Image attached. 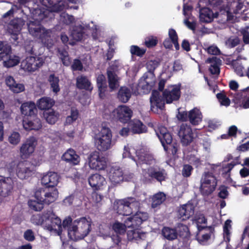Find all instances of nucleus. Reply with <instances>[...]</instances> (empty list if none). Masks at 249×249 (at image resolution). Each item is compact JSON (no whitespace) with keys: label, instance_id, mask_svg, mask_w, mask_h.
I'll use <instances>...</instances> for the list:
<instances>
[{"label":"nucleus","instance_id":"obj_1","mask_svg":"<svg viewBox=\"0 0 249 249\" xmlns=\"http://www.w3.org/2000/svg\"><path fill=\"white\" fill-rule=\"evenodd\" d=\"M31 222L36 225L41 226L44 229L50 232L60 235L63 228L69 227L72 224L71 217H66L61 224V220L52 209L45 211L42 214L33 215Z\"/></svg>","mask_w":249,"mask_h":249},{"label":"nucleus","instance_id":"obj_10","mask_svg":"<svg viewBox=\"0 0 249 249\" xmlns=\"http://www.w3.org/2000/svg\"><path fill=\"white\" fill-rule=\"evenodd\" d=\"M143 165L142 164L141 167L142 170V175L145 181H148L154 178L161 182L166 178L167 174L164 169L156 167H147V165L150 164L145 163Z\"/></svg>","mask_w":249,"mask_h":249},{"label":"nucleus","instance_id":"obj_58","mask_svg":"<svg viewBox=\"0 0 249 249\" xmlns=\"http://www.w3.org/2000/svg\"><path fill=\"white\" fill-rule=\"evenodd\" d=\"M21 139L20 134L18 132L14 131L12 132L8 137V142L14 145L18 144Z\"/></svg>","mask_w":249,"mask_h":249},{"label":"nucleus","instance_id":"obj_43","mask_svg":"<svg viewBox=\"0 0 249 249\" xmlns=\"http://www.w3.org/2000/svg\"><path fill=\"white\" fill-rule=\"evenodd\" d=\"M127 235L128 239L131 241H138L140 239H143L145 237V233L138 229L128 231Z\"/></svg>","mask_w":249,"mask_h":249},{"label":"nucleus","instance_id":"obj_27","mask_svg":"<svg viewBox=\"0 0 249 249\" xmlns=\"http://www.w3.org/2000/svg\"><path fill=\"white\" fill-rule=\"evenodd\" d=\"M42 4L51 12H58L67 8L65 2L56 0H41Z\"/></svg>","mask_w":249,"mask_h":249},{"label":"nucleus","instance_id":"obj_23","mask_svg":"<svg viewBox=\"0 0 249 249\" xmlns=\"http://www.w3.org/2000/svg\"><path fill=\"white\" fill-rule=\"evenodd\" d=\"M151 109L154 113H159V109L161 110L164 107V101L157 90L153 91L150 97Z\"/></svg>","mask_w":249,"mask_h":249},{"label":"nucleus","instance_id":"obj_9","mask_svg":"<svg viewBox=\"0 0 249 249\" xmlns=\"http://www.w3.org/2000/svg\"><path fill=\"white\" fill-rule=\"evenodd\" d=\"M217 179L213 173L204 172L200 180L199 191L203 196H208L211 194L217 186Z\"/></svg>","mask_w":249,"mask_h":249},{"label":"nucleus","instance_id":"obj_56","mask_svg":"<svg viewBox=\"0 0 249 249\" xmlns=\"http://www.w3.org/2000/svg\"><path fill=\"white\" fill-rule=\"evenodd\" d=\"M216 97L221 106L228 107L230 105V100L225 94V92H221L216 94Z\"/></svg>","mask_w":249,"mask_h":249},{"label":"nucleus","instance_id":"obj_59","mask_svg":"<svg viewBox=\"0 0 249 249\" xmlns=\"http://www.w3.org/2000/svg\"><path fill=\"white\" fill-rule=\"evenodd\" d=\"M229 86L230 89L231 90L229 93V96L232 98H234V95L238 93H242V90L240 91H237L239 85L237 82L235 81H231L229 83Z\"/></svg>","mask_w":249,"mask_h":249},{"label":"nucleus","instance_id":"obj_61","mask_svg":"<svg viewBox=\"0 0 249 249\" xmlns=\"http://www.w3.org/2000/svg\"><path fill=\"white\" fill-rule=\"evenodd\" d=\"M59 56L62 60L63 64L65 66H69L71 63V60L68 55V53L65 50L58 51Z\"/></svg>","mask_w":249,"mask_h":249},{"label":"nucleus","instance_id":"obj_5","mask_svg":"<svg viewBox=\"0 0 249 249\" xmlns=\"http://www.w3.org/2000/svg\"><path fill=\"white\" fill-rule=\"evenodd\" d=\"M148 214L146 213L137 212L132 216L127 217L124 220V224L118 221L115 222L112 225V228L117 233L122 234L124 233L126 228H136L139 227L143 221L147 219Z\"/></svg>","mask_w":249,"mask_h":249},{"label":"nucleus","instance_id":"obj_20","mask_svg":"<svg viewBox=\"0 0 249 249\" xmlns=\"http://www.w3.org/2000/svg\"><path fill=\"white\" fill-rule=\"evenodd\" d=\"M236 107L249 108V87L242 90V93H238L232 99Z\"/></svg>","mask_w":249,"mask_h":249},{"label":"nucleus","instance_id":"obj_39","mask_svg":"<svg viewBox=\"0 0 249 249\" xmlns=\"http://www.w3.org/2000/svg\"><path fill=\"white\" fill-rule=\"evenodd\" d=\"M206 62V63L210 64L209 71L212 74H216L219 73V66L221 63L220 59L216 57L213 56L212 58H208Z\"/></svg>","mask_w":249,"mask_h":249},{"label":"nucleus","instance_id":"obj_52","mask_svg":"<svg viewBox=\"0 0 249 249\" xmlns=\"http://www.w3.org/2000/svg\"><path fill=\"white\" fill-rule=\"evenodd\" d=\"M163 236L168 240H172L177 237V233L175 230L168 227H164L162 230Z\"/></svg>","mask_w":249,"mask_h":249},{"label":"nucleus","instance_id":"obj_57","mask_svg":"<svg viewBox=\"0 0 249 249\" xmlns=\"http://www.w3.org/2000/svg\"><path fill=\"white\" fill-rule=\"evenodd\" d=\"M168 36L170 40L174 44L175 47L177 50L179 49V45L178 43V35L174 29H170L168 31Z\"/></svg>","mask_w":249,"mask_h":249},{"label":"nucleus","instance_id":"obj_26","mask_svg":"<svg viewBox=\"0 0 249 249\" xmlns=\"http://www.w3.org/2000/svg\"><path fill=\"white\" fill-rule=\"evenodd\" d=\"M195 206L189 202L185 204L181 205L178 209V216L182 220L189 219L194 213Z\"/></svg>","mask_w":249,"mask_h":249},{"label":"nucleus","instance_id":"obj_24","mask_svg":"<svg viewBox=\"0 0 249 249\" xmlns=\"http://www.w3.org/2000/svg\"><path fill=\"white\" fill-rule=\"evenodd\" d=\"M13 188V181L11 178L0 176V196L6 197L10 195Z\"/></svg>","mask_w":249,"mask_h":249},{"label":"nucleus","instance_id":"obj_51","mask_svg":"<svg viewBox=\"0 0 249 249\" xmlns=\"http://www.w3.org/2000/svg\"><path fill=\"white\" fill-rule=\"evenodd\" d=\"M48 80L53 91L55 93L59 92L60 88L59 86V80L58 77L55 76L54 74H51L49 77Z\"/></svg>","mask_w":249,"mask_h":249},{"label":"nucleus","instance_id":"obj_44","mask_svg":"<svg viewBox=\"0 0 249 249\" xmlns=\"http://www.w3.org/2000/svg\"><path fill=\"white\" fill-rule=\"evenodd\" d=\"M76 86L78 88L80 89H85L89 90L92 89L90 81L84 76H81L77 78Z\"/></svg>","mask_w":249,"mask_h":249},{"label":"nucleus","instance_id":"obj_33","mask_svg":"<svg viewBox=\"0 0 249 249\" xmlns=\"http://www.w3.org/2000/svg\"><path fill=\"white\" fill-rule=\"evenodd\" d=\"M62 160L71 164L78 165L80 161V158L76 152L72 149L70 148L67 150L62 156Z\"/></svg>","mask_w":249,"mask_h":249},{"label":"nucleus","instance_id":"obj_29","mask_svg":"<svg viewBox=\"0 0 249 249\" xmlns=\"http://www.w3.org/2000/svg\"><path fill=\"white\" fill-rule=\"evenodd\" d=\"M192 8V6L189 4H184L183 9V15L185 16L184 23L188 28L194 31L196 27V22L191 14Z\"/></svg>","mask_w":249,"mask_h":249},{"label":"nucleus","instance_id":"obj_37","mask_svg":"<svg viewBox=\"0 0 249 249\" xmlns=\"http://www.w3.org/2000/svg\"><path fill=\"white\" fill-rule=\"evenodd\" d=\"M223 239L227 243V249H230L231 246L229 244L231 241V237L232 234L231 221L230 219L227 220L223 225Z\"/></svg>","mask_w":249,"mask_h":249},{"label":"nucleus","instance_id":"obj_53","mask_svg":"<svg viewBox=\"0 0 249 249\" xmlns=\"http://www.w3.org/2000/svg\"><path fill=\"white\" fill-rule=\"evenodd\" d=\"M79 115L78 110L74 107H71L70 115H69L66 118L65 124H72L78 118Z\"/></svg>","mask_w":249,"mask_h":249},{"label":"nucleus","instance_id":"obj_15","mask_svg":"<svg viewBox=\"0 0 249 249\" xmlns=\"http://www.w3.org/2000/svg\"><path fill=\"white\" fill-rule=\"evenodd\" d=\"M94 31H97L96 26L93 22H91L89 24H86L84 26L79 25L73 27L71 31V36L73 40L80 41L89 33V31L93 32Z\"/></svg>","mask_w":249,"mask_h":249},{"label":"nucleus","instance_id":"obj_54","mask_svg":"<svg viewBox=\"0 0 249 249\" xmlns=\"http://www.w3.org/2000/svg\"><path fill=\"white\" fill-rule=\"evenodd\" d=\"M11 51V47L6 42L0 41V61H2L4 57Z\"/></svg>","mask_w":249,"mask_h":249},{"label":"nucleus","instance_id":"obj_63","mask_svg":"<svg viewBox=\"0 0 249 249\" xmlns=\"http://www.w3.org/2000/svg\"><path fill=\"white\" fill-rule=\"evenodd\" d=\"M145 50L141 49L137 46H131L130 47V53L133 55H137L138 56H142L145 53Z\"/></svg>","mask_w":249,"mask_h":249},{"label":"nucleus","instance_id":"obj_22","mask_svg":"<svg viewBox=\"0 0 249 249\" xmlns=\"http://www.w3.org/2000/svg\"><path fill=\"white\" fill-rule=\"evenodd\" d=\"M156 133L164 150H167L168 148L166 145H170L172 141V137L171 134L168 132L166 128L163 126H159L156 130Z\"/></svg>","mask_w":249,"mask_h":249},{"label":"nucleus","instance_id":"obj_42","mask_svg":"<svg viewBox=\"0 0 249 249\" xmlns=\"http://www.w3.org/2000/svg\"><path fill=\"white\" fill-rule=\"evenodd\" d=\"M54 104V100L50 97H42L37 103V105L40 109L47 110L52 107Z\"/></svg>","mask_w":249,"mask_h":249},{"label":"nucleus","instance_id":"obj_7","mask_svg":"<svg viewBox=\"0 0 249 249\" xmlns=\"http://www.w3.org/2000/svg\"><path fill=\"white\" fill-rule=\"evenodd\" d=\"M141 205V202L135 198L128 197L116 201L114 204V209L119 214L127 216L138 211Z\"/></svg>","mask_w":249,"mask_h":249},{"label":"nucleus","instance_id":"obj_18","mask_svg":"<svg viewBox=\"0 0 249 249\" xmlns=\"http://www.w3.org/2000/svg\"><path fill=\"white\" fill-rule=\"evenodd\" d=\"M133 175L130 174L127 177V175H124L122 169L119 167H112L108 173V178L111 182L115 185L121 183L124 180L129 181L132 178Z\"/></svg>","mask_w":249,"mask_h":249},{"label":"nucleus","instance_id":"obj_50","mask_svg":"<svg viewBox=\"0 0 249 249\" xmlns=\"http://www.w3.org/2000/svg\"><path fill=\"white\" fill-rule=\"evenodd\" d=\"M165 195L162 192H159L152 198V207L156 208L158 206L160 205L165 200Z\"/></svg>","mask_w":249,"mask_h":249},{"label":"nucleus","instance_id":"obj_62","mask_svg":"<svg viewBox=\"0 0 249 249\" xmlns=\"http://www.w3.org/2000/svg\"><path fill=\"white\" fill-rule=\"evenodd\" d=\"M240 163L239 161L238 158H237L236 159V161H232L230 163H229L226 166L223 167V174L225 175H228L229 176H230L229 173L231 171V170L233 168V167L236 165Z\"/></svg>","mask_w":249,"mask_h":249},{"label":"nucleus","instance_id":"obj_11","mask_svg":"<svg viewBox=\"0 0 249 249\" xmlns=\"http://www.w3.org/2000/svg\"><path fill=\"white\" fill-rule=\"evenodd\" d=\"M45 62V58L41 56H29L22 60L20 68L25 72H33L41 67Z\"/></svg>","mask_w":249,"mask_h":249},{"label":"nucleus","instance_id":"obj_16","mask_svg":"<svg viewBox=\"0 0 249 249\" xmlns=\"http://www.w3.org/2000/svg\"><path fill=\"white\" fill-rule=\"evenodd\" d=\"M156 82V78L154 72H145L139 80L138 88L142 89L143 93L147 94L155 86Z\"/></svg>","mask_w":249,"mask_h":249},{"label":"nucleus","instance_id":"obj_64","mask_svg":"<svg viewBox=\"0 0 249 249\" xmlns=\"http://www.w3.org/2000/svg\"><path fill=\"white\" fill-rule=\"evenodd\" d=\"M193 168L192 166L189 164H185L183 166L182 169V175L184 177L187 178L190 177Z\"/></svg>","mask_w":249,"mask_h":249},{"label":"nucleus","instance_id":"obj_48","mask_svg":"<svg viewBox=\"0 0 249 249\" xmlns=\"http://www.w3.org/2000/svg\"><path fill=\"white\" fill-rule=\"evenodd\" d=\"M131 130L134 133H142L145 131V126L139 120H134L130 123Z\"/></svg>","mask_w":249,"mask_h":249},{"label":"nucleus","instance_id":"obj_40","mask_svg":"<svg viewBox=\"0 0 249 249\" xmlns=\"http://www.w3.org/2000/svg\"><path fill=\"white\" fill-rule=\"evenodd\" d=\"M2 60L3 61L4 67L10 68L17 65L20 61V59L18 56L12 54L11 52L8 53L6 57H4Z\"/></svg>","mask_w":249,"mask_h":249},{"label":"nucleus","instance_id":"obj_30","mask_svg":"<svg viewBox=\"0 0 249 249\" xmlns=\"http://www.w3.org/2000/svg\"><path fill=\"white\" fill-rule=\"evenodd\" d=\"M22 124L24 128L26 130H38L42 127L41 121L36 115L31 118H24Z\"/></svg>","mask_w":249,"mask_h":249},{"label":"nucleus","instance_id":"obj_8","mask_svg":"<svg viewBox=\"0 0 249 249\" xmlns=\"http://www.w3.org/2000/svg\"><path fill=\"white\" fill-rule=\"evenodd\" d=\"M8 169L11 175L16 173L18 177L21 179L28 178L31 176L34 170V166L26 161L17 162L12 161L8 165Z\"/></svg>","mask_w":249,"mask_h":249},{"label":"nucleus","instance_id":"obj_34","mask_svg":"<svg viewBox=\"0 0 249 249\" xmlns=\"http://www.w3.org/2000/svg\"><path fill=\"white\" fill-rule=\"evenodd\" d=\"M90 186L95 189H100L106 185L107 182L104 177L98 174L91 175L89 178Z\"/></svg>","mask_w":249,"mask_h":249},{"label":"nucleus","instance_id":"obj_2","mask_svg":"<svg viewBox=\"0 0 249 249\" xmlns=\"http://www.w3.org/2000/svg\"><path fill=\"white\" fill-rule=\"evenodd\" d=\"M34 21L30 20L27 23L28 31L31 35L38 39L44 45L51 48L53 45L51 36L52 32L47 30L40 24L44 17V14L40 9H36L33 13Z\"/></svg>","mask_w":249,"mask_h":249},{"label":"nucleus","instance_id":"obj_47","mask_svg":"<svg viewBox=\"0 0 249 249\" xmlns=\"http://www.w3.org/2000/svg\"><path fill=\"white\" fill-rule=\"evenodd\" d=\"M131 96V91L129 89L125 87L120 88L118 93L119 100L123 103H126Z\"/></svg>","mask_w":249,"mask_h":249},{"label":"nucleus","instance_id":"obj_36","mask_svg":"<svg viewBox=\"0 0 249 249\" xmlns=\"http://www.w3.org/2000/svg\"><path fill=\"white\" fill-rule=\"evenodd\" d=\"M38 191L42 192V199L44 203L48 204L54 202L58 196V192L56 188H53L47 192H45L42 189H39Z\"/></svg>","mask_w":249,"mask_h":249},{"label":"nucleus","instance_id":"obj_3","mask_svg":"<svg viewBox=\"0 0 249 249\" xmlns=\"http://www.w3.org/2000/svg\"><path fill=\"white\" fill-rule=\"evenodd\" d=\"M91 223L89 217H82L74 220L68 229L69 238L72 240L84 238L90 232Z\"/></svg>","mask_w":249,"mask_h":249},{"label":"nucleus","instance_id":"obj_17","mask_svg":"<svg viewBox=\"0 0 249 249\" xmlns=\"http://www.w3.org/2000/svg\"><path fill=\"white\" fill-rule=\"evenodd\" d=\"M37 144V139L33 136L27 138L19 149L20 156L22 159L28 158L35 151Z\"/></svg>","mask_w":249,"mask_h":249},{"label":"nucleus","instance_id":"obj_21","mask_svg":"<svg viewBox=\"0 0 249 249\" xmlns=\"http://www.w3.org/2000/svg\"><path fill=\"white\" fill-rule=\"evenodd\" d=\"M24 24V22L23 19L18 18L12 20L8 25L7 31L12 35V38L15 41L18 40V35L20 33Z\"/></svg>","mask_w":249,"mask_h":249},{"label":"nucleus","instance_id":"obj_19","mask_svg":"<svg viewBox=\"0 0 249 249\" xmlns=\"http://www.w3.org/2000/svg\"><path fill=\"white\" fill-rule=\"evenodd\" d=\"M178 135L181 142L184 145L189 144L195 138L191 127L186 124H182L180 126Z\"/></svg>","mask_w":249,"mask_h":249},{"label":"nucleus","instance_id":"obj_38","mask_svg":"<svg viewBox=\"0 0 249 249\" xmlns=\"http://www.w3.org/2000/svg\"><path fill=\"white\" fill-rule=\"evenodd\" d=\"M122 69L125 70V73L126 75H130V71H128V69L126 68L122 63L120 62L119 60H115L111 62L107 70V74L110 72L111 74H116L115 73H119Z\"/></svg>","mask_w":249,"mask_h":249},{"label":"nucleus","instance_id":"obj_25","mask_svg":"<svg viewBox=\"0 0 249 249\" xmlns=\"http://www.w3.org/2000/svg\"><path fill=\"white\" fill-rule=\"evenodd\" d=\"M163 97L167 103L177 100L180 96V87L175 85L169 87L163 92Z\"/></svg>","mask_w":249,"mask_h":249},{"label":"nucleus","instance_id":"obj_41","mask_svg":"<svg viewBox=\"0 0 249 249\" xmlns=\"http://www.w3.org/2000/svg\"><path fill=\"white\" fill-rule=\"evenodd\" d=\"M212 234V231L210 230H205L204 231H199V233L196 235V239L199 244L205 245L208 243Z\"/></svg>","mask_w":249,"mask_h":249},{"label":"nucleus","instance_id":"obj_46","mask_svg":"<svg viewBox=\"0 0 249 249\" xmlns=\"http://www.w3.org/2000/svg\"><path fill=\"white\" fill-rule=\"evenodd\" d=\"M97 85L99 92V96L103 98L104 96V93L107 89V84L105 76L102 74H99L97 77Z\"/></svg>","mask_w":249,"mask_h":249},{"label":"nucleus","instance_id":"obj_55","mask_svg":"<svg viewBox=\"0 0 249 249\" xmlns=\"http://www.w3.org/2000/svg\"><path fill=\"white\" fill-rule=\"evenodd\" d=\"M194 222L196 224L199 231H200L206 226V219L202 214L197 215L195 217Z\"/></svg>","mask_w":249,"mask_h":249},{"label":"nucleus","instance_id":"obj_45","mask_svg":"<svg viewBox=\"0 0 249 249\" xmlns=\"http://www.w3.org/2000/svg\"><path fill=\"white\" fill-rule=\"evenodd\" d=\"M59 113L53 110H47L43 112V117L47 123L54 124L58 120Z\"/></svg>","mask_w":249,"mask_h":249},{"label":"nucleus","instance_id":"obj_6","mask_svg":"<svg viewBox=\"0 0 249 249\" xmlns=\"http://www.w3.org/2000/svg\"><path fill=\"white\" fill-rule=\"evenodd\" d=\"M93 141L95 147L101 152L107 151L114 144L112 141V132L106 127H102L98 133L94 134Z\"/></svg>","mask_w":249,"mask_h":249},{"label":"nucleus","instance_id":"obj_12","mask_svg":"<svg viewBox=\"0 0 249 249\" xmlns=\"http://www.w3.org/2000/svg\"><path fill=\"white\" fill-rule=\"evenodd\" d=\"M132 110L125 105L119 106L114 109L107 116V119L118 120L122 123H127L132 116Z\"/></svg>","mask_w":249,"mask_h":249},{"label":"nucleus","instance_id":"obj_14","mask_svg":"<svg viewBox=\"0 0 249 249\" xmlns=\"http://www.w3.org/2000/svg\"><path fill=\"white\" fill-rule=\"evenodd\" d=\"M177 116L179 120L182 121H189L194 125L199 124L202 122L203 118L200 110L197 107H194L188 112H178Z\"/></svg>","mask_w":249,"mask_h":249},{"label":"nucleus","instance_id":"obj_13","mask_svg":"<svg viewBox=\"0 0 249 249\" xmlns=\"http://www.w3.org/2000/svg\"><path fill=\"white\" fill-rule=\"evenodd\" d=\"M107 159L99 152L94 151L90 153L88 158L89 168L95 170H103L107 166Z\"/></svg>","mask_w":249,"mask_h":249},{"label":"nucleus","instance_id":"obj_35","mask_svg":"<svg viewBox=\"0 0 249 249\" xmlns=\"http://www.w3.org/2000/svg\"><path fill=\"white\" fill-rule=\"evenodd\" d=\"M21 113L26 116L25 118H31L36 115L37 109L36 105L33 102H26L22 104L20 107Z\"/></svg>","mask_w":249,"mask_h":249},{"label":"nucleus","instance_id":"obj_60","mask_svg":"<svg viewBox=\"0 0 249 249\" xmlns=\"http://www.w3.org/2000/svg\"><path fill=\"white\" fill-rule=\"evenodd\" d=\"M232 66L237 75L241 77L245 76L244 68L241 63L234 61L232 63Z\"/></svg>","mask_w":249,"mask_h":249},{"label":"nucleus","instance_id":"obj_32","mask_svg":"<svg viewBox=\"0 0 249 249\" xmlns=\"http://www.w3.org/2000/svg\"><path fill=\"white\" fill-rule=\"evenodd\" d=\"M41 193V191L36 190L35 193L34 199L29 200L28 205L30 209L35 211H40L43 208L44 202Z\"/></svg>","mask_w":249,"mask_h":249},{"label":"nucleus","instance_id":"obj_31","mask_svg":"<svg viewBox=\"0 0 249 249\" xmlns=\"http://www.w3.org/2000/svg\"><path fill=\"white\" fill-rule=\"evenodd\" d=\"M218 15L217 12L213 13L208 8H202L199 10V21L201 23H210L214 18H216Z\"/></svg>","mask_w":249,"mask_h":249},{"label":"nucleus","instance_id":"obj_28","mask_svg":"<svg viewBox=\"0 0 249 249\" xmlns=\"http://www.w3.org/2000/svg\"><path fill=\"white\" fill-rule=\"evenodd\" d=\"M41 183L47 187L56 186L59 180V176L54 172H49L44 174L41 178Z\"/></svg>","mask_w":249,"mask_h":249},{"label":"nucleus","instance_id":"obj_4","mask_svg":"<svg viewBox=\"0 0 249 249\" xmlns=\"http://www.w3.org/2000/svg\"><path fill=\"white\" fill-rule=\"evenodd\" d=\"M123 158H130L135 161L138 167L144 163L154 164L156 160L153 156L149 154L144 147L135 149L127 144L124 147Z\"/></svg>","mask_w":249,"mask_h":249},{"label":"nucleus","instance_id":"obj_49","mask_svg":"<svg viewBox=\"0 0 249 249\" xmlns=\"http://www.w3.org/2000/svg\"><path fill=\"white\" fill-rule=\"evenodd\" d=\"M109 87L111 90L117 89L119 86V78L117 74H113L109 72L107 73Z\"/></svg>","mask_w":249,"mask_h":249}]
</instances>
